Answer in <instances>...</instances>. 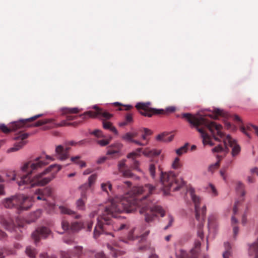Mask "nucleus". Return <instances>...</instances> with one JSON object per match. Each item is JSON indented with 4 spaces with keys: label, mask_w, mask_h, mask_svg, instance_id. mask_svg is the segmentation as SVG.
Wrapping results in <instances>:
<instances>
[{
    "label": "nucleus",
    "mask_w": 258,
    "mask_h": 258,
    "mask_svg": "<svg viewBox=\"0 0 258 258\" xmlns=\"http://www.w3.org/2000/svg\"><path fill=\"white\" fill-rule=\"evenodd\" d=\"M154 189L155 187L150 184L144 186L134 187L129 194L121 199L116 197L105 205H99L97 210L89 214L90 218L98 215L97 225L94 230V238H97L103 233L111 234L108 230L118 231L127 228L125 224L113 222L112 218H120L117 214L123 212L131 213L137 208H139L141 214L145 215V220L147 223L153 222L157 214L164 217L165 211L162 207L158 205L152 206L147 199V197L151 194Z\"/></svg>",
    "instance_id": "f257e3e1"
},
{
    "label": "nucleus",
    "mask_w": 258,
    "mask_h": 258,
    "mask_svg": "<svg viewBox=\"0 0 258 258\" xmlns=\"http://www.w3.org/2000/svg\"><path fill=\"white\" fill-rule=\"evenodd\" d=\"M53 160L49 155L45 156V159L42 156L25 162L21 167V171L25 174L21 175L13 171L8 175L12 177L11 180L16 181L20 189L30 188L36 186H43L49 183L55 177L61 167L57 164L51 165L43 172L34 176L39 169L48 164L46 160Z\"/></svg>",
    "instance_id": "f03ea898"
},
{
    "label": "nucleus",
    "mask_w": 258,
    "mask_h": 258,
    "mask_svg": "<svg viewBox=\"0 0 258 258\" xmlns=\"http://www.w3.org/2000/svg\"><path fill=\"white\" fill-rule=\"evenodd\" d=\"M181 117L185 119L193 127H195L201 134L202 138L203 144L204 146L209 145L212 146L214 145L211 137L207 132L209 130L212 134L214 140L220 141L222 140L224 143V147L222 145H219L212 149L213 153H219L224 151L229 146L232 148V155L233 157L237 156L240 151V147L237 145L235 141L229 136H225L221 132L222 126L214 121H210L204 117H196L192 114L185 113L181 114Z\"/></svg>",
    "instance_id": "7ed1b4c3"
},
{
    "label": "nucleus",
    "mask_w": 258,
    "mask_h": 258,
    "mask_svg": "<svg viewBox=\"0 0 258 258\" xmlns=\"http://www.w3.org/2000/svg\"><path fill=\"white\" fill-rule=\"evenodd\" d=\"M160 181L165 195L179 190L185 184L183 179L173 171L161 172Z\"/></svg>",
    "instance_id": "20e7f679"
},
{
    "label": "nucleus",
    "mask_w": 258,
    "mask_h": 258,
    "mask_svg": "<svg viewBox=\"0 0 258 258\" xmlns=\"http://www.w3.org/2000/svg\"><path fill=\"white\" fill-rule=\"evenodd\" d=\"M42 115V114H39L28 119H22L19 121H14L10 123L9 126H6L5 124H1L0 130L3 133L6 134H8L11 132L16 131V130L23 127H30L31 126L36 127L39 126L43 124L51 123L53 121V120L51 119H44L43 120H38L32 125H29L28 124V122L34 121L41 117Z\"/></svg>",
    "instance_id": "39448f33"
},
{
    "label": "nucleus",
    "mask_w": 258,
    "mask_h": 258,
    "mask_svg": "<svg viewBox=\"0 0 258 258\" xmlns=\"http://www.w3.org/2000/svg\"><path fill=\"white\" fill-rule=\"evenodd\" d=\"M3 205L6 208H14L18 213H20L29 209L32 206V202L30 198L19 195L5 199Z\"/></svg>",
    "instance_id": "423d86ee"
},
{
    "label": "nucleus",
    "mask_w": 258,
    "mask_h": 258,
    "mask_svg": "<svg viewBox=\"0 0 258 258\" xmlns=\"http://www.w3.org/2000/svg\"><path fill=\"white\" fill-rule=\"evenodd\" d=\"M188 192L189 193L191 199L195 204L196 219L200 222L198 230V235L201 239H202L204 237L202 227L204 225L203 222L205 221L206 216V207L204 206L202 208H200V205L201 199L195 194L194 188H190L188 189Z\"/></svg>",
    "instance_id": "0eeeda50"
},
{
    "label": "nucleus",
    "mask_w": 258,
    "mask_h": 258,
    "mask_svg": "<svg viewBox=\"0 0 258 258\" xmlns=\"http://www.w3.org/2000/svg\"><path fill=\"white\" fill-rule=\"evenodd\" d=\"M136 108L139 111L140 114L145 116L152 117L154 115L164 114H166L175 111L174 106H169L164 109H158L151 107L150 102L138 103L136 105Z\"/></svg>",
    "instance_id": "6e6552de"
},
{
    "label": "nucleus",
    "mask_w": 258,
    "mask_h": 258,
    "mask_svg": "<svg viewBox=\"0 0 258 258\" xmlns=\"http://www.w3.org/2000/svg\"><path fill=\"white\" fill-rule=\"evenodd\" d=\"M201 242L196 241L194 247L191 249L189 253L183 249H179L176 252L177 258H198L199 254L200 251Z\"/></svg>",
    "instance_id": "1a4fd4ad"
},
{
    "label": "nucleus",
    "mask_w": 258,
    "mask_h": 258,
    "mask_svg": "<svg viewBox=\"0 0 258 258\" xmlns=\"http://www.w3.org/2000/svg\"><path fill=\"white\" fill-rule=\"evenodd\" d=\"M94 108L96 109V111H89L85 112L80 115V117L82 119H86L89 118H95L99 115L101 117L108 119L112 117V114L108 112L105 111L96 106H94Z\"/></svg>",
    "instance_id": "9d476101"
},
{
    "label": "nucleus",
    "mask_w": 258,
    "mask_h": 258,
    "mask_svg": "<svg viewBox=\"0 0 258 258\" xmlns=\"http://www.w3.org/2000/svg\"><path fill=\"white\" fill-rule=\"evenodd\" d=\"M50 229L45 226L37 228L31 235L32 238L35 244L39 242L41 238L46 239L51 234Z\"/></svg>",
    "instance_id": "9b49d317"
},
{
    "label": "nucleus",
    "mask_w": 258,
    "mask_h": 258,
    "mask_svg": "<svg viewBox=\"0 0 258 258\" xmlns=\"http://www.w3.org/2000/svg\"><path fill=\"white\" fill-rule=\"evenodd\" d=\"M84 227V224L81 222H73L70 225L69 222L66 220H62L61 222V228L62 231L58 232L60 234H62L64 231H69L75 232L79 231L80 229Z\"/></svg>",
    "instance_id": "f8f14e48"
},
{
    "label": "nucleus",
    "mask_w": 258,
    "mask_h": 258,
    "mask_svg": "<svg viewBox=\"0 0 258 258\" xmlns=\"http://www.w3.org/2000/svg\"><path fill=\"white\" fill-rule=\"evenodd\" d=\"M29 136V135L27 133H23L22 132H19L14 138V139L18 141V142L16 143L14 147L10 148L9 150V151L15 152L21 149L26 144L27 142L25 141V140Z\"/></svg>",
    "instance_id": "ddd939ff"
},
{
    "label": "nucleus",
    "mask_w": 258,
    "mask_h": 258,
    "mask_svg": "<svg viewBox=\"0 0 258 258\" xmlns=\"http://www.w3.org/2000/svg\"><path fill=\"white\" fill-rule=\"evenodd\" d=\"M71 148L67 146H63L62 145H58L55 148V155L56 157L61 160H66L69 157V150Z\"/></svg>",
    "instance_id": "4468645a"
},
{
    "label": "nucleus",
    "mask_w": 258,
    "mask_h": 258,
    "mask_svg": "<svg viewBox=\"0 0 258 258\" xmlns=\"http://www.w3.org/2000/svg\"><path fill=\"white\" fill-rule=\"evenodd\" d=\"M122 147V145L119 143H116L111 145L108 148L107 155H110L112 158L120 156V151Z\"/></svg>",
    "instance_id": "2eb2a0df"
},
{
    "label": "nucleus",
    "mask_w": 258,
    "mask_h": 258,
    "mask_svg": "<svg viewBox=\"0 0 258 258\" xmlns=\"http://www.w3.org/2000/svg\"><path fill=\"white\" fill-rule=\"evenodd\" d=\"M52 189L51 187H46L43 189H38L35 191V195L36 199L45 200L47 197L51 195Z\"/></svg>",
    "instance_id": "dca6fc26"
},
{
    "label": "nucleus",
    "mask_w": 258,
    "mask_h": 258,
    "mask_svg": "<svg viewBox=\"0 0 258 258\" xmlns=\"http://www.w3.org/2000/svg\"><path fill=\"white\" fill-rule=\"evenodd\" d=\"M142 151V148H138L135 151L132 152L127 155V158H132L133 160L132 167L136 170H138L139 163L138 161L135 160L137 157L141 156V152Z\"/></svg>",
    "instance_id": "f3484780"
},
{
    "label": "nucleus",
    "mask_w": 258,
    "mask_h": 258,
    "mask_svg": "<svg viewBox=\"0 0 258 258\" xmlns=\"http://www.w3.org/2000/svg\"><path fill=\"white\" fill-rule=\"evenodd\" d=\"M83 252V247L80 246H77L74 247L72 253L69 254L68 253L63 252L61 253V258H71V255H76L77 258H81V256L82 255Z\"/></svg>",
    "instance_id": "a211bd4d"
},
{
    "label": "nucleus",
    "mask_w": 258,
    "mask_h": 258,
    "mask_svg": "<svg viewBox=\"0 0 258 258\" xmlns=\"http://www.w3.org/2000/svg\"><path fill=\"white\" fill-rule=\"evenodd\" d=\"M58 209L61 214L74 216L76 219H79L81 217L79 214H77L75 211L66 206H60L58 207Z\"/></svg>",
    "instance_id": "6ab92c4d"
},
{
    "label": "nucleus",
    "mask_w": 258,
    "mask_h": 258,
    "mask_svg": "<svg viewBox=\"0 0 258 258\" xmlns=\"http://www.w3.org/2000/svg\"><path fill=\"white\" fill-rule=\"evenodd\" d=\"M87 196L85 192H82L81 197L76 202V206L79 210H83L85 209V201Z\"/></svg>",
    "instance_id": "aec40b11"
},
{
    "label": "nucleus",
    "mask_w": 258,
    "mask_h": 258,
    "mask_svg": "<svg viewBox=\"0 0 258 258\" xmlns=\"http://www.w3.org/2000/svg\"><path fill=\"white\" fill-rule=\"evenodd\" d=\"M42 210L38 209L32 213H31L26 220L27 223L30 224L31 223L35 222L37 220L41 215Z\"/></svg>",
    "instance_id": "412c9836"
},
{
    "label": "nucleus",
    "mask_w": 258,
    "mask_h": 258,
    "mask_svg": "<svg viewBox=\"0 0 258 258\" xmlns=\"http://www.w3.org/2000/svg\"><path fill=\"white\" fill-rule=\"evenodd\" d=\"M161 153V151L156 149H150L146 148L143 151V154L148 157H152L157 156Z\"/></svg>",
    "instance_id": "4be33fe9"
},
{
    "label": "nucleus",
    "mask_w": 258,
    "mask_h": 258,
    "mask_svg": "<svg viewBox=\"0 0 258 258\" xmlns=\"http://www.w3.org/2000/svg\"><path fill=\"white\" fill-rule=\"evenodd\" d=\"M254 130L255 133L258 136V127L252 124H248L247 125L246 128L244 126L240 127L241 131L245 134L247 137H250V135L248 131Z\"/></svg>",
    "instance_id": "5701e85b"
},
{
    "label": "nucleus",
    "mask_w": 258,
    "mask_h": 258,
    "mask_svg": "<svg viewBox=\"0 0 258 258\" xmlns=\"http://www.w3.org/2000/svg\"><path fill=\"white\" fill-rule=\"evenodd\" d=\"M0 223L4 225L5 228L8 230L15 229L14 225L12 220H7L3 217H0Z\"/></svg>",
    "instance_id": "b1692460"
},
{
    "label": "nucleus",
    "mask_w": 258,
    "mask_h": 258,
    "mask_svg": "<svg viewBox=\"0 0 258 258\" xmlns=\"http://www.w3.org/2000/svg\"><path fill=\"white\" fill-rule=\"evenodd\" d=\"M157 140L164 142H168L172 140L173 136L169 135L168 134L163 133L159 135L157 138Z\"/></svg>",
    "instance_id": "393cba45"
},
{
    "label": "nucleus",
    "mask_w": 258,
    "mask_h": 258,
    "mask_svg": "<svg viewBox=\"0 0 258 258\" xmlns=\"http://www.w3.org/2000/svg\"><path fill=\"white\" fill-rule=\"evenodd\" d=\"M225 251L223 253V258H229L231 255V246L228 242L224 243Z\"/></svg>",
    "instance_id": "a878e982"
},
{
    "label": "nucleus",
    "mask_w": 258,
    "mask_h": 258,
    "mask_svg": "<svg viewBox=\"0 0 258 258\" xmlns=\"http://www.w3.org/2000/svg\"><path fill=\"white\" fill-rule=\"evenodd\" d=\"M103 126L104 129L109 130L115 135H118V134L116 128L112 125L110 122L104 121L103 122Z\"/></svg>",
    "instance_id": "bb28decb"
},
{
    "label": "nucleus",
    "mask_w": 258,
    "mask_h": 258,
    "mask_svg": "<svg viewBox=\"0 0 258 258\" xmlns=\"http://www.w3.org/2000/svg\"><path fill=\"white\" fill-rule=\"evenodd\" d=\"M97 178V175L95 174L91 175L88 178V183L82 185L81 188L83 189H86L87 188L90 187L93 183H94Z\"/></svg>",
    "instance_id": "cd10ccee"
},
{
    "label": "nucleus",
    "mask_w": 258,
    "mask_h": 258,
    "mask_svg": "<svg viewBox=\"0 0 258 258\" xmlns=\"http://www.w3.org/2000/svg\"><path fill=\"white\" fill-rule=\"evenodd\" d=\"M26 254L30 258H35L37 252L34 247L28 246L26 247L25 250Z\"/></svg>",
    "instance_id": "c85d7f7f"
},
{
    "label": "nucleus",
    "mask_w": 258,
    "mask_h": 258,
    "mask_svg": "<svg viewBox=\"0 0 258 258\" xmlns=\"http://www.w3.org/2000/svg\"><path fill=\"white\" fill-rule=\"evenodd\" d=\"M236 189L237 192L242 197L245 195L244 185L242 183L240 182H237Z\"/></svg>",
    "instance_id": "c756f323"
},
{
    "label": "nucleus",
    "mask_w": 258,
    "mask_h": 258,
    "mask_svg": "<svg viewBox=\"0 0 258 258\" xmlns=\"http://www.w3.org/2000/svg\"><path fill=\"white\" fill-rule=\"evenodd\" d=\"M107 247L110 250L111 254L113 257H116L121 254V251L118 250L111 245L107 244Z\"/></svg>",
    "instance_id": "7c9ffc66"
},
{
    "label": "nucleus",
    "mask_w": 258,
    "mask_h": 258,
    "mask_svg": "<svg viewBox=\"0 0 258 258\" xmlns=\"http://www.w3.org/2000/svg\"><path fill=\"white\" fill-rule=\"evenodd\" d=\"M214 114L213 115H210V117L211 118H214L215 119H216L218 118V116H222L224 115L223 114V111L222 110H221L219 108H215L214 109L213 111Z\"/></svg>",
    "instance_id": "2f4dec72"
},
{
    "label": "nucleus",
    "mask_w": 258,
    "mask_h": 258,
    "mask_svg": "<svg viewBox=\"0 0 258 258\" xmlns=\"http://www.w3.org/2000/svg\"><path fill=\"white\" fill-rule=\"evenodd\" d=\"M237 222V220L234 217L232 216L231 218V223L233 225V236L235 237L238 232V227L236 226H235L234 224H236Z\"/></svg>",
    "instance_id": "473e14b6"
},
{
    "label": "nucleus",
    "mask_w": 258,
    "mask_h": 258,
    "mask_svg": "<svg viewBox=\"0 0 258 258\" xmlns=\"http://www.w3.org/2000/svg\"><path fill=\"white\" fill-rule=\"evenodd\" d=\"M188 144H185L184 146L181 147L180 148L176 150V153L178 155H181L184 153H186L187 150V146Z\"/></svg>",
    "instance_id": "72a5a7b5"
},
{
    "label": "nucleus",
    "mask_w": 258,
    "mask_h": 258,
    "mask_svg": "<svg viewBox=\"0 0 258 258\" xmlns=\"http://www.w3.org/2000/svg\"><path fill=\"white\" fill-rule=\"evenodd\" d=\"M80 112L78 108H66L63 109L64 113H77Z\"/></svg>",
    "instance_id": "f704fd0d"
},
{
    "label": "nucleus",
    "mask_w": 258,
    "mask_h": 258,
    "mask_svg": "<svg viewBox=\"0 0 258 258\" xmlns=\"http://www.w3.org/2000/svg\"><path fill=\"white\" fill-rule=\"evenodd\" d=\"M68 120H62L60 123L55 124L54 125L57 127L59 126H70V125H74L75 124H78V123L77 122H73V123H70L68 122Z\"/></svg>",
    "instance_id": "c9c22d12"
},
{
    "label": "nucleus",
    "mask_w": 258,
    "mask_h": 258,
    "mask_svg": "<svg viewBox=\"0 0 258 258\" xmlns=\"http://www.w3.org/2000/svg\"><path fill=\"white\" fill-rule=\"evenodd\" d=\"M101 188H102V190H103L104 191H105V192L108 193L107 188H108L109 190L110 191H111L112 185L109 182H108L107 183H102L101 185Z\"/></svg>",
    "instance_id": "e433bc0d"
},
{
    "label": "nucleus",
    "mask_w": 258,
    "mask_h": 258,
    "mask_svg": "<svg viewBox=\"0 0 258 258\" xmlns=\"http://www.w3.org/2000/svg\"><path fill=\"white\" fill-rule=\"evenodd\" d=\"M112 139L111 137H109V138L107 139H102L97 141V143L100 145L101 146H105L107 145Z\"/></svg>",
    "instance_id": "4c0bfd02"
},
{
    "label": "nucleus",
    "mask_w": 258,
    "mask_h": 258,
    "mask_svg": "<svg viewBox=\"0 0 258 258\" xmlns=\"http://www.w3.org/2000/svg\"><path fill=\"white\" fill-rule=\"evenodd\" d=\"M181 166V165L180 162V160H179V158L176 157L174 159L173 162L172 163V168L174 169H179V168H180Z\"/></svg>",
    "instance_id": "58836bf2"
},
{
    "label": "nucleus",
    "mask_w": 258,
    "mask_h": 258,
    "mask_svg": "<svg viewBox=\"0 0 258 258\" xmlns=\"http://www.w3.org/2000/svg\"><path fill=\"white\" fill-rule=\"evenodd\" d=\"M221 159H219L218 161L215 163L211 165L209 167V171L211 172H213L216 169H218L220 166V161Z\"/></svg>",
    "instance_id": "ea45409f"
},
{
    "label": "nucleus",
    "mask_w": 258,
    "mask_h": 258,
    "mask_svg": "<svg viewBox=\"0 0 258 258\" xmlns=\"http://www.w3.org/2000/svg\"><path fill=\"white\" fill-rule=\"evenodd\" d=\"M174 220V218L172 215L170 214L168 215V224L164 228V229L166 230L171 227L173 224Z\"/></svg>",
    "instance_id": "a19ab883"
},
{
    "label": "nucleus",
    "mask_w": 258,
    "mask_h": 258,
    "mask_svg": "<svg viewBox=\"0 0 258 258\" xmlns=\"http://www.w3.org/2000/svg\"><path fill=\"white\" fill-rule=\"evenodd\" d=\"M149 170L151 176L152 177V178H154L155 177L156 170V167L155 164L151 163L149 166Z\"/></svg>",
    "instance_id": "79ce46f5"
},
{
    "label": "nucleus",
    "mask_w": 258,
    "mask_h": 258,
    "mask_svg": "<svg viewBox=\"0 0 258 258\" xmlns=\"http://www.w3.org/2000/svg\"><path fill=\"white\" fill-rule=\"evenodd\" d=\"M122 139L129 142H132L133 140L131 132L126 133L123 136H122Z\"/></svg>",
    "instance_id": "37998d69"
},
{
    "label": "nucleus",
    "mask_w": 258,
    "mask_h": 258,
    "mask_svg": "<svg viewBox=\"0 0 258 258\" xmlns=\"http://www.w3.org/2000/svg\"><path fill=\"white\" fill-rule=\"evenodd\" d=\"M120 172L122 174V175L125 177H132L133 176V174L129 169H124Z\"/></svg>",
    "instance_id": "c03bdc74"
},
{
    "label": "nucleus",
    "mask_w": 258,
    "mask_h": 258,
    "mask_svg": "<svg viewBox=\"0 0 258 258\" xmlns=\"http://www.w3.org/2000/svg\"><path fill=\"white\" fill-rule=\"evenodd\" d=\"M209 191L211 193L212 196H216L218 195L217 191L214 186L212 184H210L208 188Z\"/></svg>",
    "instance_id": "a18cd8bd"
},
{
    "label": "nucleus",
    "mask_w": 258,
    "mask_h": 258,
    "mask_svg": "<svg viewBox=\"0 0 258 258\" xmlns=\"http://www.w3.org/2000/svg\"><path fill=\"white\" fill-rule=\"evenodd\" d=\"M125 160H121L119 162L118 165V170L120 172H121L123 170H124L125 169Z\"/></svg>",
    "instance_id": "49530a36"
},
{
    "label": "nucleus",
    "mask_w": 258,
    "mask_h": 258,
    "mask_svg": "<svg viewBox=\"0 0 258 258\" xmlns=\"http://www.w3.org/2000/svg\"><path fill=\"white\" fill-rule=\"evenodd\" d=\"M150 231L149 230L146 231L145 233L142 234L141 236L137 237L140 239L139 241H144L146 239V237L148 235Z\"/></svg>",
    "instance_id": "de8ad7c7"
},
{
    "label": "nucleus",
    "mask_w": 258,
    "mask_h": 258,
    "mask_svg": "<svg viewBox=\"0 0 258 258\" xmlns=\"http://www.w3.org/2000/svg\"><path fill=\"white\" fill-rule=\"evenodd\" d=\"M132 185V183L130 181H124L120 185H118L117 186L118 188H122V187H124V186L126 187H130Z\"/></svg>",
    "instance_id": "09e8293b"
},
{
    "label": "nucleus",
    "mask_w": 258,
    "mask_h": 258,
    "mask_svg": "<svg viewBox=\"0 0 258 258\" xmlns=\"http://www.w3.org/2000/svg\"><path fill=\"white\" fill-rule=\"evenodd\" d=\"M226 170H227V167H225V168H222L220 171L221 176L222 177V178L224 180H225L226 178V176L225 175V173L226 172Z\"/></svg>",
    "instance_id": "8fccbe9b"
},
{
    "label": "nucleus",
    "mask_w": 258,
    "mask_h": 258,
    "mask_svg": "<svg viewBox=\"0 0 258 258\" xmlns=\"http://www.w3.org/2000/svg\"><path fill=\"white\" fill-rule=\"evenodd\" d=\"M91 134L97 137H100L102 136V132L99 130H96L94 131Z\"/></svg>",
    "instance_id": "3c124183"
},
{
    "label": "nucleus",
    "mask_w": 258,
    "mask_h": 258,
    "mask_svg": "<svg viewBox=\"0 0 258 258\" xmlns=\"http://www.w3.org/2000/svg\"><path fill=\"white\" fill-rule=\"evenodd\" d=\"M125 120L128 123V124L132 122L133 121L132 115L130 113L127 114L125 116Z\"/></svg>",
    "instance_id": "603ef678"
},
{
    "label": "nucleus",
    "mask_w": 258,
    "mask_h": 258,
    "mask_svg": "<svg viewBox=\"0 0 258 258\" xmlns=\"http://www.w3.org/2000/svg\"><path fill=\"white\" fill-rule=\"evenodd\" d=\"M85 141L84 140H82L78 143H76L74 141H70L68 143L66 144V146H67L68 147H69V146H74L78 144L80 145V144H82Z\"/></svg>",
    "instance_id": "864d4df0"
},
{
    "label": "nucleus",
    "mask_w": 258,
    "mask_h": 258,
    "mask_svg": "<svg viewBox=\"0 0 258 258\" xmlns=\"http://www.w3.org/2000/svg\"><path fill=\"white\" fill-rule=\"evenodd\" d=\"M95 257V258H106L104 253L102 251L96 253Z\"/></svg>",
    "instance_id": "5fc2aeb1"
},
{
    "label": "nucleus",
    "mask_w": 258,
    "mask_h": 258,
    "mask_svg": "<svg viewBox=\"0 0 258 258\" xmlns=\"http://www.w3.org/2000/svg\"><path fill=\"white\" fill-rule=\"evenodd\" d=\"M132 143H134L136 144V145H138L139 146H144L148 144V142H146L145 143H143L140 142L139 141L135 140L134 139L132 140Z\"/></svg>",
    "instance_id": "6e6d98bb"
},
{
    "label": "nucleus",
    "mask_w": 258,
    "mask_h": 258,
    "mask_svg": "<svg viewBox=\"0 0 258 258\" xmlns=\"http://www.w3.org/2000/svg\"><path fill=\"white\" fill-rule=\"evenodd\" d=\"M250 173L251 174H255L258 176V168L257 167H253L250 170Z\"/></svg>",
    "instance_id": "4d7b16f0"
},
{
    "label": "nucleus",
    "mask_w": 258,
    "mask_h": 258,
    "mask_svg": "<svg viewBox=\"0 0 258 258\" xmlns=\"http://www.w3.org/2000/svg\"><path fill=\"white\" fill-rule=\"evenodd\" d=\"M247 181L248 183H253L255 182V179L254 176H248L247 178Z\"/></svg>",
    "instance_id": "13d9d810"
},
{
    "label": "nucleus",
    "mask_w": 258,
    "mask_h": 258,
    "mask_svg": "<svg viewBox=\"0 0 258 258\" xmlns=\"http://www.w3.org/2000/svg\"><path fill=\"white\" fill-rule=\"evenodd\" d=\"M143 131L144 133V134H145L147 136H150L152 134V132L147 128H144Z\"/></svg>",
    "instance_id": "bf43d9fd"
},
{
    "label": "nucleus",
    "mask_w": 258,
    "mask_h": 258,
    "mask_svg": "<svg viewBox=\"0 0 258 258\" xmlns=\"http://www.w3.org/2000/svg\"><path fill=\"white\" fill-rule=\"evenodd\" d=\"M81 157L80 156H76L75 157H72L71 159L72 162L76 163V162H78L80 160Z\"/></svg>",
    "instance_id": "052dcab7"
},
{
    "label": "nucleus",
    "mask_w": 258,
    "mask_h": 258,
    "mask_svg": "<svg viewBox=\"0 0 258 258\" xmlns=\"http://www.w3.org/2000/svg\"><path fill=\"white\" fill-rule=\"evenodd\" d=\"M134 230H132L131 231H130V232L129 233L128 235V239L130 240H135V238L134 237Z\"/></svg>",
    "instance_id": "680f3d73"
},
{
    "label": "nucleus",
    "mask_w": 258,
    "mask_h": 258,
    "mask_svg": "<svg viewBox=\"0 0 258 258\" xmlns=\"http://www.w3.org/2000/svg\"><path fill=\"white\" fill-rule=\"evenodd\" d=\"M76 164L79 165L80 167H84L86 166V163L83 161L79 160L78 162H76Z\"/></svg>",
    "instance_id": "e2e57ef3"
},
{
    "label": "nucleus",
    "mask_w": 258,
    "mask_h": 258,
    "mask_svg": "<svg viewBox=\"0 0 258 258\" xmlns=\"http://www.w3.org/2000/svg\"><path fill=\"white\" fill-rule=\"evenodd\" d=\"M93 224V222L92 221H90L87 223V231H90L91 230Z\"/></svg>",
    "instance_id": "0e129e2a"
},
{
    "label": "nucleus",
    "mask_w": 258,
    "mask_h": 258,
    "mask_svg": "<svg viewBox=\"0 0 258 258\" xmlns=\"http://www.w3.org/2000/svg\"><path fill=\"white\" fill-rule=\"evenodd\" d=\"M76 117H77L76 116L71 115V114H69V115H67V120L68 121V120H74V119H76Z\"/></svg>",
    "instance_id": "69168bd1"
},
{
    "label": "nucleus",
    "mask_w": 258,
    "mask_h": 258,
    "mask_svg": "<svg viewBox=\"0 0 258 258\" xmlns=\"http://www.w3.org/2000/svg\"><path fill=\"white\" fill-rule=\"evenodd\" d=\"M106 157H103L102 158H100L98 160L97 163L98 164L102 163L106 160Z\"/></svg>",
    "instance_id": "338daca9"
},
{
    "label": "nucleus",
    "mask_w": 258,
    "mask_h": 258,
    "mask_svg": "<svg viewBox=\"0 0 258 258\" xmlns=\"http://www.w3.org/2000/svg\"><path fill=\"white\" fill-rule=\"evenodd\" d=\"M6 236V234L2 231L1 230H0V239L4 238Z\"/></svg>",
    "instance_id": "774afa93"
}]
</instances>
